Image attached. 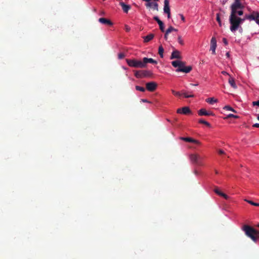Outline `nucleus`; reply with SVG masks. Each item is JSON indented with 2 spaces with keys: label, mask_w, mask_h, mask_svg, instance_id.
Returning a JSON list of instances; mask_svg holds the SVG:
<instances>
[{
  "label": "nucleus",
  "mask_w": 259,
  "mask_h": 259,
  "mask_svg": "<svg viewBox=\"0 0 259 259\" xmlns=\"http://www.w3.org/2000/svg\"><path fill=\"white\" fill-rule=\"evenodd\" d=\"M234 1L230 6L231 14L229 17L230 29L232 32L236 31L244 22L243 18H241L238 16L243 15V9L244 6L241 3V0Z\"/></svg>",
  "instance_id": "f257e3e1"
},
{
  "label": "nucleus",
  "mask_w": 259,
  "mask_h": 259,
  "mask_svg": "<svg viewBox=\"0 0 259 259\" xmlns=\"http://www.w3.org/2000/svg\"><path fill=\"white\" fill-rule=\"evenodd\" d=\"M171 64L174 67L177 68L176 70V72H183L187 73L190 72L192 69L191 66H186V63L180 60L174 61L171 62Z\"/></svg>",
  "instance_id": "f03ea898"
},
{
  "label": "nucleus",
  "mask_w": 259,
  "mask_h": 259,
  "mask_svg": "<svg viewBox=\"0 0 259 259\" xmlns=\"http://www.w3.org/2000/svg\"><path fill=\"white\" fill-rule=\"evenodd\" d=\"M242 230L245 234L250 237L254 242H256L259 238V231L254 229L248 225H244Z\"/></svg>",
  "instance_id": "7ed1b4c3"
},
{
  "label": "nucleus",
  "mask_w": 259,
  "mask_h": 259,
  "mask_svg": "<svg viewBox=\"0 0 259 259\" xmlns=\"http://www.w3.org/2000/svg\"><path fill=\"white\" fill-rule=\"evenodd\" d=\"M126 63L128 65L132 67L135 68H145L144 61L137 60L136 59H126Z\"/></svg>",
  "instance_id": "20e7f679"
},
{
  "label": "nucleus",
  "mask_w": 259,
  "mask_h": 259,
  "mask_svg": "<svg viewBox=\"0 0 259 259\" xmlns=\"http://www.w3.org/2000/svg\"><path fill=\"white\" fill-rule=\"evenodd\" d=\"M190 159L191 161L194 164H197L198 165H202L201 162L202 158L197 154H191L190 155Z\"/></svg>",
  "instance_id": "39448f33"
},
{
  "label": "nucleus",
  "mask_w": 259,
  "mask_h": 259,
  "mask_svg": "<svg viewBox=\"0 0 259 259\" xmlns=\"http://www.w3.org/2000/svg\"><path fill=\"white\" fill-rule=\"evenodd\" d=\"M259 18V13L255 11H253L250 15H245L243 18L244 21L249 20L250 21L255 20L256 18Z\"/></svg>",
  "instance_id": "423d86ee"
},
{
  "label": "nucleus",
  "mask_w": 259,
  "mask_h": 259,
  "mask_svg": "<svg viewBox=\"0 0 259 259\" xmlns=\"http://www.w3.org/2000/svg\"><path fill=\"white\" fill-rule=\"evenodd\" d=\"M157 87V83L153 81L147 82L146 84V89L150 92L154 91L156 89Z\"/></svg>",
  "instance_id": "0eeeda50"
},
{
  "label": "nucleus",
  "mask_w": 259,
  "mask_h": 259,
  "mask_svg": "<svg viewBox=\"0 0 259 259\" xmlns=\"http://www.w3.org/2000/svg\"><path fill=\"white\" fill-rule=\"evenodd\" d=\"M217 48V40L214 37H212L210 40V50L212 51V54H215V49Z\"/></svg>",
  "instance_id": "6e6552de"
},
{
  "label": "nucleus",
  "mask_w": 259,
  "mask_h": 259,
  "mask_svg": "<svg viewBox=\"0 0 259 259\" xmlns=\"http://www.w3.org/2000/svg\"><path fill=\"white\" fill-rule=\"evenodd\" d=\"M171 92L172 93L175 95V96H181L182 95H183L184 96V97L186 98H191V97H193L194 96L193 94H189L188 95L187 93H185V92H183L182 93H181L180 92H176L174 90H171Z\"/></svg>",
  "instance_id": "1a4fd4ad"
},
{
  "label": "nucleus",
  "mask_w": 259,
  "mask_h": 259,
  "mask_svg": "<svg viewBox=\"0 0 259 259\" xmlns=\"http://www.w3.org/2000/svg\"><path fill=\"white\" fill-rule=\"evenodd\" d=\"M180 139L181 140L187 142L193 143L198 145L201 144V143L199 141L195 140L190 137H180Z\"/></svg>",
  "instance_id": "9d476101"
},
{
  "label": "nucleus",
  "mask_w": 259,
  "mask_h": 259,
  "mask_svg": "<svg viewBox=\"0 0 259 259\" xmlns=\"http://www.w3.org/2000/svg\"><path fill=\"white\" fill-rule=\"evenodd\" d=\"M177 113L180 114H187L191 113V110L188 107H184L177 109Z\"/></svg>",
  "instance_id": "9b49d317"
},
{
  "label": "nucleus",
  "mask_w": 259,
  "mask_h": 259,
  "mask_svg": "<svg viewBox=\"0 0 259 259\" xmlns=\"http://www.w3.org/2000/svg\"><path fill=\"white\" fill-rule=\"evenodd\" d=\"M99 22L102 24H104L106 25L112 26L113 25V23L109 19H106L105 18H100L99 19Z\"/></svg>",
  "instance_id": "f8f14e48"
},
{
  "label": "nucleus",
  "mask_w": 259,
  "mask_h": 259,
  "mask_svg": "<svg viewBox=\"0 0 259 259\" xmlns=\"http://www.w3.org/2000/svg\"><path fill=\"white\" fill-rule=\"evenodd\" d=\"M170 59H182V56L181 55L180 52L178 50L174 51L171 55Z\"/></svg>",
  "instance_id": "ddd939ff"
},
{
  "label": "nucleus",
  "mask_w": 259,
  "mask_h": 259,
  "mask_svg": "<svg viewBox=\"0 0 259 259\" xmlns=\"http://www.w3.org/2000/svg\"><path fill=\"white\" fill-rule=\"evenodd\" d=\"M143 61L145 68L147 66V64L148 63L154 64H156L157 63V62L156 60L153 59L152 58H148L146 57H144L143 58Z\"/></svg>",
  "instance_id": "4468645a"
},
{
  "label": "nucleus",
  "mask_w": 259,
  "mask_h": 259,
  "mask_svg": "<svg viewBox=\"0 0 259 259\" xmlns=\"http://www.w3.org/2000/svg\"><path fill=\"white\" fill-rule=\"evenodd\" d=\"M154 20H155L159 26V28L162 32L164 31V26L163 23L158 18L157 16H154L153 18Z\"/></svg>",
  "instance_id": "2eb2a0df"
},
{
  "label": "nucleus",
  "mask_w": 259,
  "mask_h": 259,
  "mask_svg": "<svg viewBox=\"0 0 259 259\" xmlns=\"http://www.w3.org/2000/svg\"><path fill=\"white\" fill-rule=\"evenodd\" d=\"M163 11L165 13L170 12L169 0H164Z\"/></svg>",
  "instance_id": "dca6fc26"
},
{
  "label": "nucleus",
  "mask_w": 259,
  "mask_h": 259,
  "mask_svg": "<svg viewBox=\"0 0 259 259\" xmlns=\"http://www.w3.org/2000/svg\"><path fill=\"white\" fill-rule=\"evenodd\" d=\"M119 4L121 6L123 12L126 13H127L129 10L131 9V6L130 5H127L123 2H120Z\"/></svg>",
  "instance_id": "f3484780"
},
{
  "label": "nucleus",
  "mask_w": 259,
  "mask_h": 259,
  "mask_svg": "<svg viewBox=\"0 0 259 259\" xmlns=\"http://www.w3.org/2000/svg\"><path fill=\"white\" fill-rule=\"evenodd\" d=\"M214 191L218 195L224 197L225 199H228L229 198V196L228 195L220 191L218 188H215L214 190Z\"/></svg>",
  "instance_id": "a211bd4d"
},
{
  "label": "nucleus",
  "mask_w": 259,
  "mask_h": 259,
  "mask_svg": "<svg viewBox=\"0 0 259 259\" xmlns=\"http://www.w3.org/2000/svg\"><path fill=\"white\" fill-rule=\"evenodd\" d=\"M154 37V35L152 33H150L146 36H144V42H148L149 41L151 40Z\"/></svg>",
  "instance_id": "6ab92c4d"
},
{
  "label": "nucleus",
  "mask_w": 259,
  "mask_h": 259,
  "mask_svg": "<svg viewBox=\"0 0 259 259\" xmlns=\"http://www.w3.org/2000/svg\"><path fill=\"white\" fill-rule=\"evenodd\" d=\"M198 114L200 116H206L208 114V111H207L205 109L202 108L198 111Z\"/></svg>",
  "instance_id": "aec40b11"
},
{
  "label": "nucleus",
  "mask_w": 259,
  "mask_h": 259,
  "mask_svg": "<svg viewBox=\"0 0 259 259\" xmlns=\"http://www.w3.org/2000/svg\"><path fill=\"white\" fill-rule=\"evenodd\" d=\"M229 83L231 85V86L234 89L237 88V86L235 84L234 79L232 77H230L229 79Z\"/></svg>",
  "instance_id": "412c9836"
},
{
  "label": "nucleus",
  "mask_w": 259,
  "mask_h": 259,
  "mask_svg": "<svg viewBox=\"0 0 259 259\" xmlns=\"http://www.w3.org/2000/svg\"><path fill=\"white\" fill-rule=\"evenodd\" d=\"M163 53L164 49L162 46H160L158 48V54L161 58L163 57Z\"/></svg>",
  "instance_id": "4be33fe9"
},
{
  "label": "nucleus",
  "mask_w": 259,
  "mask_h": 259,
  "mask_svg": "<svg viewBox=\"0 0 259 259\" xmlns=\"http://www.w3.org/2000/svg\"><path fill=\"white\" fill-rule=\"evenodd\" d=\"M206 101L210 104H213V103L217 102L218 101L214 98H209L206 99Z\"/></svg>",
  "instance_id": "5701e85b"
},
{
  "label": "nucleus",
  "mask_w": 259,
  "mask_h": 259,
  "mask_svg": "<svg viewBox=\"0 0 259 259\" xmlns=\"http://www.w3.org/2000/svg\"><path fill=\"white\" fill-rule=\"evenodd\" d=\"M142 71H136L135 72V75L137 78H142Z\"/></svg>",
  "instance_id": "b1692460"
},
{
  "label": "nucleus",
  "mask_w": 259,
  "mask_h": 259,
  "mask_svg": "<svg viewBox=\"0 0 259 259\" xmlns=\"http://www.w3.org/2000/svg\"><path fill=\"white\" fill-rule=\"evenodd\" d=\"M172 31H177L178 30L177 29H175V28H174L172 26H170L168 27V28L166 30V33L167 34H169V33H170L171 32H172Z\"/></svg>",
  "instance_id": "393cba45"
},
{
  "label": "nucleus",
  "mask_w": 259,
  "mask_h": 259,
  "mask_svg": "<svg viewBox=\"0 0 259 259\" xmlns=\"http://www.w3.org/2000/svg\"><path fill=\"white\" fill-rule=\"evenodd\" d=\"M199 123H202V124H205V125L208 126V127H210V124H209V123H208L207 121H205L203 119H201L199 120Z\"/></svg>",
  "instance_id": "a878e982"
},
{
  "label": "nucleus",
  "mask_w": 259,
  "mask_h": 259,
  "mask_svg": "<svg viewBox=\"0 0 259 259\" xmlns=\"http://www.w3.org/2000/svg\"><path fill=\"white\" fill-rule=\"evenodd\" d=\"M142 73L143 74L142 77L148 76L151 74V72L150 71H147V70L142 71Z\"/></svg>",
  "instance_id": "bb28decb"
},
{
  "label": "nucleus",
  "mask_w": 259,
  "mask_h": 259,
  "mask_svg": "<svg viewBox=\"0 0 259 259\" xmlns=\"http://www.w3.org/2000/svg\"><path fill=\"white\" fill-rule=\"evenodd\" d=\"M224 109L226 110L232 111L233 112L236 113V111L230 106H225L224 107Z\"/></svg>",
  "instance_id": "cd10ccee"
},
{
  "label": "nucleus",
  "mask_w": 259,
  "mask_h": 259,
  "mask_svg": "<svg viewBox=\"0 0 259 259\" xmlns=\"http://www.w3.org/2000/svg\"><path fill=\"white\" fill-rule=\"evenodd\" d=\"M135 88H136V90H137V91H141L142 92H144L145 91V89L143 87L136 85Z\"/></svg>",
  "instance_id": "c85d7f7f"
},
{
  "label": "nucleus",
  "mask_w": 259,
  "mask_h": 259,
  "mask_svg": "<svg viewBox=\"0 0 259 259\" xmlns=\"http://www.w3.org/2000/svg\"><path fill=\"white\" fill-rule=\"evenodd\" d=\"M245 201L246 202H247L248 203L250 204L251 205H254V206H259V203H255L252 201H250V200H245Z\"/></svg>",
  "instance_id": "c756f323"
},
{
  "label": "nucleus",
  "mask_w": 259,
  "mask_h": 259,
  "mask_svg": "<svg viewBox=\"0 0 259 259\" xmlns=\"http://www.w3.org/2000/svg\"><path fill=\"white\" fill-rule=\"evenodd\" d=\"M217 21L219 23L220 26H222V23H221V18H220V14L219 13L217 14Z\"/></svg>",
  "instance_id": "7c9ffc66"
},
{
  "label": "nucleus",
  "mask_w": 259,
  "mask_h": 259,
  "mask_svg": "<svg viewBox=\"0 0 259 259\" xmlns=\"http://www.w3.org/2000/svg\"><path fill=\"white\" fill-rule=\"evenodd\" d=\"M152 8L154 10L158 11V5L156 3H154L153 4Z\"/></svg>",
  "instance_id": "2f4dec72"
},
{
  "label": "nucleus",
  "mask_w": 259,
  "mask_h": 259,
  "mask_svg": "<svg viewBox=\"0 0 259 259\" xmlns=\"http://www.w3.org/2000/svg\"><path fill=\"white\" fill-rule=\"evenodd\" d=\"M178 42H179V43L180 44H181V45H184V41L182 40V37H181V36H178Z\"/></svg>",
  "instance_id": "473e14b6"
},
{
  "label": "nucleus",
  "mask_w": 259,
  "mask_h": 259,
  "mask_svg": "<svg viewBox=\"0 0 259 259\" xmlns=\"http://www.w3.org/2000/svg\"><path fill=\"white\" fill-rule=\"evenodd\" d=\"M125 57V55L124 53H120L118 55V58L119 59H122Z\"/></svg>",
  "instance_id": "72a5a7b5"
},
{
  "label": "nucleus",
  "mask_w": 259,
  "mask_h": 259,
  "mask_svg": "<svg viewBox=\"0 0 259 259\" xmlns=\"http://www.w3.org/2000/svg\"><path fill=\"white\" fill-rule=\"evenodd\" d=\"M231 117H233L234 118H239V116L237 115H234L233 114H230L227 116V118H231Z\"/></svg>",
  "instance_id": "f704fd0d"
},
{
  "label": "nucleus",
  "mask_w": 259,
  "mask_h": 259,
  "mask_svg": "<svg viewBox=\"0 0 259 259\" xmlns=\"http://www.w3.org/2000/svg\"><path fill=\"white\" fill-rule=\"evenodd\" d=\"M154 3H151L150 2H148V3L145 4V6L147 8L151 7L153 6V4Z\"/></svg>",
  "instance_id": "c9c22d12"
},
{
  "label": "nucleus",
  "mask_w": 259,
  "mask_h": 259,
  "mask_svg": "<svg viewBox=\"0 0 259 259\" xmlns=\"http://www.w3.org/2000/svg\"><path fill=\"white\" fill-rule=\"evenodd\" d=\"M252 104L253 105H257L259 106V101L253 102Z\"/></svg>",
  "instance_id": "e433bc0d"
},
{
  "label": "nucleus",
  "mask_w": 259,
  "mask_h": 259,
  "mask_svg": "<svg viewBox=\"0 0 259 259\" xmlns=\"http://www.w3.org/2000/svg\"><path fill=\"white\" fill-rule=\"evenodd\" d=\"M223 41L225 44V45H228V41L226 38H223Z\"/></svg>",
  "instance_id": "4c0bfd02"
},
{
  "label": "nucleus",
  "mask_w": 259,
  "mask_h": 259,
  "mask_svg": "<svg viewBox=\"0 0 259 259\" xmlns=\"http://www.w3.org/2000/svg\"><path fill=\"white\" fill-rule=\"evenodd\" d=\"M179 15H180V17H181V20H182L183 22H184V21H185V17H184V16H183V15H182V14H180Z\"/></svg>",
  "instance_id": "58836bf2"
},
{
  "label": "nucleus",
  "mask_w": 259,
  "mask_h": 259,
  "mask_svg": "<svg viewBox=\"0 0 259 259\" xmlns=\"http://www.w3.org/2000/svg\"><path fill=\"white\" fill-rule=\"evenodd\" d=\"M218 153L220 154H225V152L223 150H221V149H220L219 151H218Z\"/></svg>",
  "instance_id": "ea45409f"
},
{
  "label": "nucleus",
  "mask_w": 259,
  "mask_h": 259,
  "mask_svg": "<svg viewBox=\"0 0 259 259\" xmlns=\"http://www.w3.org/2000/svg\"><path fill=\"white\" fill-rule=\"evenodd\" d=\"M125 30L126 31H129L130 30V27L128 26L125 25Z\"/></svg>",
  "instance_id": "a19ab883"
},
{
  "label": "nucleus",
  "mask_w": 259,
  "mask_h": 259,
  "mask_svg": "<svg viewBox=\"0 0 259 259\" xmlns=\"http://www.w3.org/2000/svg\"><path fill=\"white\" fill-rule=\"evenodd\" d=\"M141 101L145 103H150L147 99H142Z\"/></svg>",
  "instance_id": "79ce46f5"
},
{
  "label": "nucleus",
  "mask_w": 259,
  "mask_h": 259,
  "mask_svg": "<svg viewBox=\"0 0 259 259\" xmlns=\"http://www.w3.org/2000/svg\"><path fill=\"white\" fill-rule=\"evenodd\" d=\"M253 127H259V123H255L253 125Z\"/></svg>",
  "instance_id": "37998d69"
},
{
  "label": "nucleus",
  "mask_w": 259,
  "mask_h": 259,
  "mask_svg": "<svg viewBox=\"0 0 259 259\" xmlns=\"http://www.w3.org/2000/svg\"><path fill=\"white\" fill-rule=\"evenodd\" d=\"M168 34H167L166 33V32L165 31V33L164 34V38L165 40H167V36H168Z\"/></svg>",
  "instance_id": "c03bdc74"
},
{
  "label": "nucleus",
  "mask_w": 259,
  "mask_h": 259,
  "mask_svg": "<svg viewBox=\"0 0 259 259\" xmlns=\"http://www.w3.org/2000/svg\"><path fill=\"white\" fill-rule=\"evenodd\" d=\"M254 20L255 21L256 23L259 25V20L258 18H256V19Z\"/></svg>",
  "instance_id": "a18cd8bd"
},
{
  "label": "nucleus",
  "mask_w": 259,
  "mask_h": 259,
  "mask_svg": "<svg viewBox=\"0 0 259 259\" xmlns=\"http://www.w3.org/2000/svg\"><path fill=\"white\" fill-rule=\"evenodd\" d=\"M166 14H167V18H168V19H169V18H170V12H169V13H167Z\"/></svg>",
  "instance_id": "49530a36"
},
{
  "label": "nucleus",
  "mask_w": 259,
  "mask_h": 259,
  "mask_svg": "<svg viewBox=\"0 0 259 259\" xmlns=\"http://www.w3.org/2000/svg\"><path fill=\"white\" fill-rule=\"evenodd\" d=\"M212 115H213V113L212 112H208V114L207 116Z\"/></svg>",
  "instance_id": "de8ad7c7"
},
{
  "label": "nucleus",
  "mask_w": 259,
  "mask_h": 259,
  "mask_svg": "<svg viewBox=\"0 0 259 259\" xmlns=\"http://www.w3.org/2000/svg\"><path fill=\"white\" fill-rule=\"evenodd\" d=\"M222 73L224 74V75L228 74V73L226 71H222Z\"/></svg>",
  "instance_id": "09e8293b"
},
{
  "label": "nucleus",
  "mask_w": 259,
  "mask_h": 259,
  "mask_svg": "<svg viewBox=\"0 0 259 259\" xmlns=\"http://www.w3.org/2000/svg\"><path fill=\"white\" fill-rule=\"evenodd\" d=\"M194 174H195L196 175H198V172L197 171V170H194Z\"/></svg>",
  "instance_id": "8fccbe9b"
},
{
  "label": "nucleus",
  "mask_w": 259,
  "mask_h": 259,
  "mask_svg": "<svg viewBox=\"0 0 259 259\" xmlns=\"http://www.w3.org/2000/svg\"><path fill=\"white\" fill-rule=\"evenodd\" d=\"M190 85H193V86H197L198 85V84H193V83H191Z\"/></svg>",
  "instance_id": "3c124183"
},
{
  "label": "nucleus",
  "mask_w": 259,
  "mask_h": 259,
  "mask_svg": "<svg viewBox=\"0 0 259 259\" xmlns=\"http://www.w3.org/2000/svg\"><path fill=\"white\" fill-rule=\"evenodd\" d=\"M226 56H227V57H229L230 55H229V52L226 53Z\"/></svg>",
  "instance_id": "603ef678"
},
{
  "label": "nucleus",
  "mask_w": 259,
  "mask_h": 259,
  "mask_svg": "<svg viewBox=\"0 0 259 259\" xmlns=\"http://www.w3.org/2000/svg\"><path fill=\"white\" fill-rule=\"evenodd\" d=\"M215 173L216 174H219V172H218V171L217 170H215Z\"/></svg>",
  "instance_id": "864d4df0"
},
{
  "label": "nucleus",
  "mask_w": 259,
  "mask_h": 259,
  "mask_svg": "<svg viewBox=\"0 0 259 259\" xmlns=\"http://www.w3.org/2000/svg\"><path fill=\"white\" fill-rule=\"evenodd\" d=\"M257 119L259 120V114L257 115Z\"/></svg>",
  "instance_id": "5fc2aeb1"
},
{
  "label": "nucleus",
  "mask_w": 259,
  "mask_h": 259,
  "mask_svg": "<svg viewBox=\"0 0 259 259\" xmlns=\"http://www.w3.org/2000/svg\"><path fill=\"white\" fill-rule=\"evenodd\" d=\"M257 226L259 227V224L257 225Z\"/></svg>",
  "instance_id": "6e6d98bb"
}]
</instances>
